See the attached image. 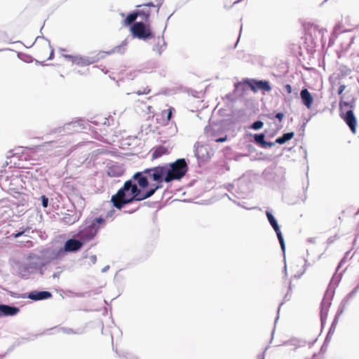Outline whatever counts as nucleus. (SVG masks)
<instances>
[{
  "label": "nucleus",
  "instance_id": "obj_6",
  "mask_svg": "<svg viewBox=\"0 0 359 359\" xmlns=\"http://www.w3.org/2000/svg\"><path fill=\"white\" fill-rule=\"evenodd\" d=\"M189 161L184 158H177L175 161L166 163L171 181L181 180L189 170Z\"/></svg>",
  "mask_w": 359,
  "mask_h": 359
},
{
  "label": "nucleus",
  "instance_id": "obj_64",
  "mask_svg": "<svg viewBox=\"0 0 359 359\" xmlns=\"http://www.w3.org/2000/svg\"><path fill=\"white\" fill-rule=\"evenodd\" d=\"M308 242L311 243H315V238H309L308 239Z\"/></svg>",
  "mask_w": 359,
  "mask_h": 359
},
{
  "label": "nucleus",
  "instance_id": "obj_34",
  "mask_svg": "<svg viewBox=\"0 0 359 359\" xmlns=\"http://www.w3.org/2000/svg\"><path fill=\"white\" fill-rule=\"evenodd\" d=\"M358 290L359 283L344 298V299L347 300V302L349 303L350 300H351L355 297Z\"/></svg>",
  "mask_w": 359,
  "mask_h": 359
},
{
  "label": "nucleus",
  "instance_id": "obj_2",
  "mask_svg": "<svg viewBox=\"0 0 359 359\" xmlns=\"http://www.w3.org/2000/svg\"><path fill=\"white\" fill-rule=\"evenodd\" d=\"M104 227V219L102 217H92L87 219L85 224L81 226L77 233V238H71L66 241L62 250L63 257L67 252H76L83 245L92 239L98 231Z\"/></svg>",
  "mask_w": 359,
  "mask_h": 359
},
{
  "label": "nucleus",
  "instance_id": "obj_42",
  "mask_svg": "<svg viewBox=\"0 0 359 359\" xmlns=\"http://www.w3.org/2000/svg\"><path fill=\"white\" fill-rule=\"evenodd\" d=\"M344 30L342 29V27H341V23H337L335 25V26L334 27V29H333V32L335 34H341L344 32Z\"/></svg>",
  "mask_w": 359,
  "mask_h": 359
},
{
  "label": "nucleus",
  "instance_id": "obj_19",
  "mask_svg": "<svg viewBox=\"0 0 359 359\" xmlns=\"http://www.w3.org/2000/svg\"><path fill=\"white\" fill-rule=\"evenodd\" d=\"M99 60V57L97 56L94 57H82L77 55L76 59L74 60V64L81 66H86L92 65Z\"/></svg>",
  "mask_w": 359,
  "mask_h": 359
},
{
  "label": "nucleus",
  "instance_id": "obj_28",
  "mask_svg": "<svg viewBox=\"0 0 359 359\" xmlns=\"http://www.w3.org/2000/svg\"><path fill=\"white\" fill-rule=\"evenodd\" d=\"M338 79H344L351 73V69L346 65H340L339 68Z\"/></svg>",
  "mask_w": 359,
  "mask_h": 359
},
{
  "label": "nucleus",
  "instance_id": "obj_63",
  "mask_svg": "<svg viewBox=\"0 0 359 359\" xmlns=\"http://www.w3.org/2000/svg\"><path fill=\"white\" fill-rule=\"evenodd\" d=\"M257 359H264V354L262 353V354H259L257 355Z\"/></svg>",
  "mask_w": 359,
  "mask_h": 359
},
{
  "label": "nucleus",
  "instance_id": "obj_14",
  "mask_svg": "<svg viewBox=\"0 0 359 359\" xmlns=\"http://www.w3.org/2000/svg\"><path fill=\"white\" fill-rule=\"evenodd\" d=\"M52 293L45 290H32L27 294V297L33 301H41L51 298Z\"/></svg>",
  "mask_w": 359,
  "mask_h": 359
},
{
  "label": "nucleus",
  "instance_id": "obj_8",
  "mask_svg": "<svg viewBox=\"0 0 359 359\" xmlns=\"http://www.w3.org/2000/svg\"><path fill=\"white\" fill-rule=\"evenodd\" d=\"M86 122L82 118L65 123L62 127H58L55 129V133H61L62 135L70 134L73 133H79L85 129Z\"/></svg>",
  "mask_w": 359,
  "mask_h": 359
},
{
  "label": "nucleus",
  "instance_id": "obj_4",
  "mask_svg": "<svg viewBox=\"0 0 359 359\" xmlns=\"http://www.w3.org/2000/svg\"><path fill=\"white\" fill-rule=\"evenodd\" d=\"M355 103L356 98L352 95H341L339 103V116L353 134L356 133L357 127V118L353 112Z\"/></svg>",
  "mask_w": 359,
  "mask_h": 359
},
{
  "label": "nucleus",
  "instance_id": "obj_27",
  "mask_svg": "<svg viewBox=\"0 0 359 359\" xmlns=\"http://www.w3.org/2000/svg\"><path fill=\"white\" fill-rule=\"evenodd\" d=\"M135 12V14L136 15L137 18L138 16L141 17L142 19L145 22H147L149 19V16H150V11L148 10V9H138Z\"/></svg>",
  "mask_w": 359,
  "mask_h": 359
},
{
  "label": "nucleus",
  "instance_id": "obj_15",
  "mask_svg": "<svg viewBox=\"0 0 359 359\" xmlns=\"http://www.w3.org/2000/svg\"><path fill=\"white\" fill-rule=\"evenodd\" d=\"M252 137L254 143L262 149L271 147L274 146L276 144H277V142H276V140L274 142L266 141L265 133H256L254 134Z\"/></svg>",
  "mask_w": 359,
  "mask_h": 359
},
{
  "label": "nucleus",
  "instance_id": "obj_26",
  "mask_svg": "<svg viewBox=\"0 0 359 359\" xmlns=\"http://www.w3.org/2000/svg\"><path fill=\"white\" fill-rule=\"evenodd\" d=\"M129 40V37L124 39L121 43L118 46H115L111 51L108 52V54H111L114 53H119L121 54H123L125 53V47L128 45Z\"/></svg>",
  "mask_w": 359,
  "mask_h": 359
},
{
  "label": "nucleus",
  "instance_id": "obj_46",
  "mask_svg": "<svg viewBox=\"0 0 359 359\" xmlns=\"http://www.w3.org/2000/svg\"><path fill=\"white\" fill-rule=\"evenodd\" d=\"M22 243H23L22 244L23 246H25L26 248H32L34 245L33 242L30 240L23 241H22Z\"/></svg>",
  "mask_w": 359,
  "mask_h": 359
},
{
  "label": "nucleus",
  "instance_id": "obj_57",
  "mask_svg": "<svg viewBox=\"0 0 359 359\" xmlns=\"http://www.w3.org/2000/svg\"><path fill=\"white\" fill-rule=\"evenodd\" d=\"M90 292H91V296L93 295V294H98L101 292L100 288H96L95 290H91Z\"/></svg>",
  "mask_w": 359,
  "mask_h": 359
},
{
  "label": "nucleus",
  "instance_id": "obj_23",
  "mask_svg": "<svg viewBox=\"0 0 359 359\" xmlns=\"http://www.w3.org/2000/svg\"><path fill=\"white\" fill-rule=\"evenodd\" d=\"M252 81L257 84V90H261L266 92H269L271 90L270 83L266 80H257Z\"/></svg>",
  "mask_w": 359,
  "mask_h": 359
},
{
  "label": "nucleus",
  "instance_id": "obj_31",
  "mask_svg": "<svg viewBox=\"0 0 359 359\" xmlns=\"http://www.w3.org/2000/svg\"><path fill=\"white\" fill-rule=\"evenodd\" d=\"M137 19V16L135 14V12H133V13H129L127 17L126 18V19L124 20V23H125V25L128 26V25H133L134 24Z\"/></svg>",
  "mask_w": 359,
  "mask_h": 359
},
{
  "label": "nucleus",
  "instance_id": "obj_10",
  "mask_svg": "<svg viewBox=\"0 0 359 359\" xmlns=\"http://www.w3.org/2000/svg\"><path fill=\"white\" fill-rule=\"evenodd\" d=\"M33 274L39 273L41 276L44 275L45 267L39 255L30 253L25 261Z\"/></svg>",
  "mask_w": 359,
  "mask_h": 359
},
{
  "label": "nucleus",
  "instance_id": "obj_43",
  "mask_svg": "<svg viewBox=\"0 0 359 359\" xmlns=\"http://www.w3.org/2000/svg\"><path fill=\"white\" fill-rule=\"evenodd\" d=\"M115 211L114 210H111L110 211L107 212L105 216L100 215L97 217H102L104 219V226L106 225V220L107 219L111 217L114 214Z\"/></svg>",
  "mask_w": 359,
  "mask_h": 359
},
{
  "label": "nucleus",
  "instance_id": "obj_49",
  "mask_svg": "<svg viewBox=\"0 0 359 359\" xmlns=\"http://www.w3.org/2000/svg\"><path fill=\"white\" fill-rule=\"evenodd\" d=\"M284 118V114L283 112H277L275 114V118L278 119L279 122H281Z\"/></svg>",
  "mask_w": 359,
  "mask_h": 359
},
{
  "label": "nucleus",
  "instance_id": "obj_18",
  "mask_svg": "<svg viewBox=\"0 0 359 359\" xmlns=\"http://www.w3.org/2000/svg\"><path fill=\"white\" fill-rule=\"evenodd\" d=\"M302 103L307 108L311 109L313 102V97L307 88H303L300 91Z\"/></svg>",
  "mask_w": 359,
  "mask_h": 359
},
{
  "label": "nucleus",
  "instance_id": "obj_55",
  "mask_svg": "<svg viewBox=\"0 0 359 359\" xmlns=\"http://www.w3.org/2000/svg\"><path fill=\"white\" fill-rule=\"evenodd\" d=\"M90 260L92 264H95L97 262V257L96 255H93L90 257Z\"/></svg>",
  "mask_w": 359,
  "mask_h": 359
},
{
  "label": "nucleus",
  "instance_id": "obj_45",
  "mask_svg": "<svg viewBox=\"0 0 359 359\" xmlns=\"http://www.w3.org/2000/svg\"><path fill=\"white\" fill-rule=\"evenodd\" d=\"M337 238H338L337 235L330 236L327 238V243L328 245H331V244L334 243L337 240Z\"/></svg>",
  "mask_w": 359,
  "mask_h": 359
},
{
  "label": "nucleus",
  "instance_id": "obj_1",
  "mask_svg": "<svg viewBox=\"0 0 359 359\" xmlns=\"http://www.w3.org/2000/svg\"><path fill=\"white\" fill-rule=\"evenodd\" d=\"M167 164L146 168L134 173L111 198L113 205L121 210L126 204L151 197L163 187V182H171Z\"/></svg>",
  "mask_w": 359,
  "mask_h": 359
},
{
  "label": "nucleus",
  "instance_id": "obj_21",
  "mask_svg": "<svg viewBox=\"0 0 359 359\" xmlns=\"http://www.w3.org/2000/svg\"><path fill=\"white\" fill-rule=\"evenodd\" d=\"M306 344V341L305 340L297 338H292L284 343L285 345L292 347L293 350L304 346Z\"/></svg>",
  "mask_w": 359,
  "mask_h": 359
},
{
  "label": "nucleus",
  "instance_id": "obj_29",
  "mask_svg": "<svg viewBox=\"0 0 359 359\" xmlns=\"http://www.w3.org/2000/svg\"><path fill=\"white\" fill-rule=\"evenodd\" d=\"M60 331L67 334H82L84 332L83 329L79 328L77 330H73L69 327H60Z\"/></svg>",
  "mask_w": 359,
  "mask_h": 359
},
{
  "label": "nucleus",
  "instance_id": "obj_12",
  "mask_svg": "<svg viewBox=\"0 0 359 359\" xmlns=\"http://www.w3.org/2000/svg\"><path fill=\"white\" fill-rule=\"evenodd\" d=\"M195 156L197 158L198 163H205L210 158V148L208 145L200 144L196 142L194 144Z\"/></svg>",
  "mask_w": 359,
  "mask_h": 359
},
{
  "label": "nucleus",
  "instance_id": "obj_35",
  "mask_svg": "<svg viewBox=\"0 0 359 359\" xmlns=\"http://www.w3.org/2000/svg\"><path fill=\"white\" fill-rule=\"evenodd\" d=\"M291 292H287V293L285 294L284 297H283V302H282L279 306H278V311H277V316L275 319V323H276V321L278 320V318H279V311H280V307L282 306V305L284 304L285 302H287L291 298Z\"/></svg>",
  "mask_w": 359,
  "mask_h": 359
},
{
  "label": "nucleus",
  "instance_id": "obj_3",
  "mask_svg": "<svg viewBox=\"0 0 359 359\" xmlns=\"http://www.w3.org/2000/svg\"><path fill=\"white\" fill-rule=\"evenodd\" d=\"M350 251H348L345 253L343 258L340 260L339 262L335 273L332 278V280L330 281V283L329 285L328 289L326 291V294L322 300V302L320 304V323L322 327H324L326 319L328 315L329 309L332 304V299L334 296V290L338 286L339 282L341 281V279L342 278V273H338L339 269L343 266V264L346 262L348 259V255H349Z\"/></svg>",
  "mask_w": 359,
  "mask_h": 359
},
{
  "label": "nucleus",
  "instance_id": "obj_20",
  "mask_svg": "<svg viewBox=\"0 0 359 359\" xmlns=\"http://www.w3.org/2000/svg\"><path fill=\"white\" fill-rule=\"evenodd\" d=\"M158 41L154 46L152 50L156 52L158 55H161L162 53L166 49L167 43L165 41L163 34L161 36L157 38Z\"/></svg>",
  "mask_w": 359,
  "mask_h": 359
},
{
  "label": "nucleus",
  "instance_id": "obj_9",
  "mask_svg": "<svg viewBox=\"0 0 359 359\" xmlns=\"http://www.w3.org/2000/svg\"><path fill=\"white\" fill-rule=\"evenodd\" d=\"M39 258L43 262L44 266L55 259H61L63 257L62 250L53 247L46 248L40 251Z\"/></svg>",
  "mask_w": 359,
  "mask_h": 359
},
{
  "label": "nucleus",
  "instance_id": "obj_32",
  "mask_svg": "<svg viewBox=\"0 0 359 359\" xmlns=\"http://www.w3.org/2000/svg\"><path fill=\"white\" fill-rule=\"evenodd\" d=\"M31 228L27 227L22 229L21 231H16L15 233H13L12 236L15 238H19L21 236H24L25 237L28 236V233L30 232Z\"/></svg>",
  "mask_w": 359,
  "mask_h": 359
},
{
  "label": "nucleus",
  "instance_id": "obj_41",
  "mask_svg": "<svg viewBox=\"0 0 359 359\" xmlns=\"http://www.w3.org/2000/svg\"><path fill=\"white\" fill-rule=\"evenodd\" d=\"M40 198H41V201L42 206L44 208H46L48 206V203H49L48 198L46 196H45V195H42Z\"/></svg>",
  "mask_w": 359,
  "mask_h": 359
},
{
  "label": "nucleus",
  "instance_id": "obj_61",
  "mask_svg": "<svg viewBox=\"0 0 359 359\" xmlns=\"http://www.w3.org/2000/svg\"><path fill=\"white\" fill-rule=\"evenodd\" d=\"M109 266L107 265L104 268L102 269L101 271H102V273H105L109 270Z\"/></svg>",
  "mask_w": 359,
  "mask_h": 359
},
{
  "label": "nucleus",
  "instance_id": "obj_38",
  "mask_svg": "<svg viewBox=\"0 0 359 359\" xmlns=\"http://www.w3.org/2000/svg\"><path fill=\"white\" fill-rule=\"evenodd\" d=\"M18 57L24 62H27V63H30V62H32L33 60H34V58L29 55H27V54H22V53H19L18 54Z\"/></svg>",
  "mask_w": 359,
  "mask_h": 359
},
{
  "label": "nucleus",
  "instance_id": "obj_47",
  "mask_svg": "<svg viewBox=\"0 0 359 359\" xmlns=\"http://www.w3.org/2000/svg\"><path fill=\"white\" fill-rule=\"evenodd\" d=\"M175 111V109L172 107H170L167 112V120L170 121L172 117V113Z\"/></svg>",
  "mask_w": 359,
  "mask_h": 359
},
{
  "label": "nucleus",
  "instance_id": "obj_62",
  "mask_svg": "<svg viewBox=\"0 0 359 359\" xmlns=\"http://www.w3.org/2000/svg\"><path fill=\"white\" fill-rule=\"evenodd\" d=\"M60 272H56V273H54L52 276L53 278H58L60 276Z\"/></svg>",
  "mask_w": 359,
  "mask_h": 359
},
{
  "label": "nucleus",
  "instance_id": "obj_59",
  "mask_svg": "<svg viewBox=\"0 0 359 359\" xmlns=\"http://www.w3.org/2000/svg\"><path fill=\"white\" fill-rule=\"evenodd\" d=\"M53 57H54V50H53V48H51L50 55H49L48 60H52V59H53Z\"/></svg>",
  "mask_w": 359,
  "mask_h": 359
},
{
  "label": "nucleus",
  "instance_id": "obj_50",
  "mask_svg": "<svg viewBox=\"0 0 359 359\" xmlns=\"http://www.w3.org/2000/svg\"><path fill=\"white\" fill-rule=\"evenodd\" d=\"M345 88H346V85L345 84H340L339 87V88L337 90V94L339 95H341L343 92H344V90H345Z\"/></svg>",
  "mask_w": 359,
  "mask_h": 359
},
{
  "label": "nucleus",
  "instance_id": "obj_17",
  "mask_svg": "<svg viewBox=\"0 0 359 359\" xmlns=\"http://www.w3.org/2000/svg\"><path fill=\"white\" fill-rule=\"evenodd\" d=\"M20 311V309L10 304H0V316H14Z\"/></svg>",
  "mask_w": 359,
  "mask_h": 359
},
{
  "label": "nucleus",
  "instance_id": "obj_24",
  "mask_svg": "<svg viewBox=\"0 0 359 359\" xmlns=\"http://www.w3.org/2000/svg\"><path fill=\"white\" fill-rule=\"evenodd\" d=\"M27 154H25L24 150L22 148H18L15 150H11L8 151L7 158L17 156L19 159H27Z\"/></svg>",
  "mask_w": 359,
  "mask_h": 359
},
{
  "label": "nucleus",
  "instance_id": "obj_60",
  "mask_svg": "<svg viewBox=\"0 0 359 359\" xmlns=\"http://www.w3.org/2000/svg\"><path fill=\"white\" fill-rule=\"evenodd\" d=\"M143 6H147V7H151V6L152 7H155V6H156V5H154V3L151 2V1L147 3V4H144Z\"/></svg>",
  "mask_w": 359,
  "mask_h": 359
},
{
  "label": "nucleus",
  "instance_id": "obj_56",
  "mask_svg": "<svg viewBox=\"0 0 359 359\" xmlns=\"http://www.w3.org/2000/svg\"><path fill=\"white\" fill-rule=\"evenodd\" d=\"M156 7H158V9H157V12H158L159 11V8L161 6V5L163 4L164 0H156Z\"/></svg>",
  "mask_w": 359,
  "mask_h": 359
},
{
  "label": "nucleus",
  "instance_id": "obj_52",
  "mask_svg": "<svg viewBox=\"0 0 359 359\" xmlns=\"http://www.w3.org/2000/svg\"><path fill=\"white\" fill-rule=\"evenodd\" d=\"M227 140V135L215 139L216 142H224Z\"/></svg>",
  "mask_w": 359,
  "mask_h": 359
},
{
  "label": "nucleus",
  "instance_id": "obj_44",
  "mask_svg": "<svg viewBox=\"0 0 359 359\" xmlns=\"http://www.w3.org/2000/svg\"><path fill=\"white\" fill-rule=\"evenodd\" d=\"M151 91V89L149 88V87H146L144 88L142 90H139L136 92V93L139 95H146V94H148Z\"/></svg>",
  "mask_w": 359,
  "mask_h": 359
},
{
  "label": "nucleus",
  "instance_id": "obj_36",
  "mask_svg": "<svg viewBox=\"0 0 359 359\" xmlns=\"http://www.w3.org/2000/svg\"><path fill=\"white\" fill-rule=\"evenodd\" d=\"M264 126L263 121L260 120H257L254 121L250 126L249 128L252 129L254 130H259L262 129Z\"/></svg>",
  "mask_w": 359,
  "mask_h": 359
},
{
  "label": "nucleus",
  "instance_id": "obj_33",
  "mask_svg": "<svg viewBox=\"0 0 359 359\" xmlns=\"http://www.w3.org/2000/svg\"><path fill=\"white\" fill-rule=\"evenodd\" d=\"M348 304L347 300H344V299L341 300L340 305L337 309V311L335 316L340 317V316L344 313L346 306Z\"/></svg>",
  "mask_w": 359,
  "mask_h": 359
},
{
  "label": "nucleus",
  "instance_id": "obj_11",
  "mask_svg": "<svg viewBox=\"0 0 359 359\" xmlns=\"http://www.w3.org/2000/svg\"><path fill=\"white\" fill-rule=\"evenodd\" d=\"M266 215L268 219L269 223L270 224L271 226L273 229L274 231L276 233L278 240L279 241L281 250L283 251V254H285V241L282 234V232L280 231V227L278 223L277 219L271 212V211L267 210H266Z\"/></svg>",
  "mask_w": 359,
  "mask_h": 359
},
{
  "label": "nucleus",
  "instance_id": "obj_22",
  "mask_svg": "<svg viewBox=\"0 0 359 359\" xmlns=\"http://www.w3.org/2000/svg\"><path fill=\"white\" fill-rule=\"evenodd\" d=\"M169 153L168 149L163 145H159L154 148L152 151V158L156 159L161 157L163 155Z\"/></svg>",
  "mask_w": 359,
  "mask_h": 359
},
{
  "label": "nucleus",
  "instance_id": "obj_30",
  "mask_svg": "<svg viewBox=\"0 0 359 359\" xmlns=\"http://www.w3.org/2000/svg\"><path fill=\"white\" fill-rule=\"evenodd\" d=\"M123 172V169L118 166L111 167L108 170V175L111 177H119Z\"/></svg>",
  "mask_w": 359,
  "mask_h": 359
},
{
  "label": "nucleus",
  "instance_id": "obj_51",
  "mask_svg": "<svg viewBox=\"0 0 359 359\" xmlns=\"http://www.w3.org/2000/svg\"><path fill=\"white\" fill-rule=\"evenodd\" d=\"M284 89L288 94H290L292 91V88L290 84H285L284 86Z\"/></svg>",
  "mask_w": 359,
  "mask_h": 359
},
{
  "label": "nucleus",
  "instance_id": "obj_37",
  "mask_svg": "<svg viewBox=\"0 0 359 359\" xmlns=\"http://www.w3.org/2000/svg\"><path fill=\"white\" fill-rule=\"evenodd\" d=\"M72 296L79 298H85V297H91V292H69Z\"/></svg>",
  "mask_w": 359,
  "mask_h": 359
},
{
  "label": "nucleus",
  "instance_id": "obj_40",
  "mask_svg": "<svg viewBox=\"0 0 359 359\" xmlns=\"http://www.w3.org/2000/svg\"><path fill=\"white\" fill-rule=\"evenodd\" d=\"M91 123H93L95 125H99L100 123L103 125H109V118H100V121L95 120L92 121Z\"/></svg>",
  "mask_w": 359,
  "mask_h": 359
},
{
  "label": "nucleus",
  "instance_id": "obj_13",
  "mask_svg": "<svg viewBox=\"0 0 359 359\" xmlns=\"http://www.w3.org/2000/svg\"><path fill=\"white\" fill-rule=\"evenodd\" d=\"M252 81H257L255 79H243V82H238L235 83V93H238L237 96H242L243 93L247 90L245 84H247L248 86L253 91L257 92V84L253 83Z\"/></svg>",
  "mask_w": 359,
  "mask_h": 359
},
{
  "label": "nucleus",
  "instance_id": "obj_58",
  "mask_svg": "<svg viewBox=\"0 0 359 359\" xmlns=\"http://www.w3.org/2000/svg\"><path fill=\"white\" fill-rule=\"evenodd\" d=\"M269 119L273 120L275 119V114L272 113H269L265 115Z\"/></svg>",
  "mask_w": 359,
  "mask_h": 359
},
{
  "label": "nucleus",
  "instance_id": "obj_48",
  "mask_svg": "<svg viewBox=\"0 0 359 359\" xmlns=\"http://www.w3.org/2000/svg\"><path fill=\"white\" fill-rule=\"evenodd\" d=\"M63 57H65L66 59L72 61V62L74 64V60L76 59L77 55L74 56L72 55L65 54V55H63Z\"/></svg>",
  "mask_w": 359,
  "mask_h": 359
},
{
  "label": "nucleus",
  "instance_id": "obj_7",
  "mask_svg": "<svg viewBox=\"0 0 359 359\" xmlns=\"http://www.w3.org/2000/svg\"><path fill=\"white\" fill-rule=\"evenodd\" d=\"M130 30L132 34L130 39L137 38L146 41L154 37V33L151 31L150 25L147 22H135L130 26Z\"/></svg>",
  "mask_w": 359,
  "mask_h": 359
},
{
  "label": "nucleus",
  "instance_id": "obj_39",
  "mask_svg": "<svg viewBox=\"0 0 359 359\" xmlns=\"http://www.w3.org/2000/svg\"><path fill=\"white\" fill-rule=\"evenodd\" d=\"M62 221L65 224H72L75 222L76 219L72 215L68 214L63 217Z\"/></svg>",
  "mask_w": 359,
  "mask_h": 359
},
{
  "label": "nucleus",
  "instance_id": "obj_16",
  "mask_svg": "<svg viewBox=\"0 0 359 359\" xmlns=\"http://www.w3.org/2000/svg\"><path fill=\"white\" fill-rule=\"evenodd\" d=\"M17 273L23 279H28L33 274L26 262H17L15 263Z\"/></svg>",
  "mask_w": 359,
  "mask_h": 359
},
{
  "label": "nucleus",
  "instance_id": "obj_54",
  "mask_svg": "<svg viewBox=\"0 0 359 359\" xmlns=\"http://www.w3.org/2000/svg\"><path fill=\"white\" fill-rule=\"evenodd\" d=\"M336 327L330 326L329 331L327 332L328 336H332L334 331H335Z\"/></svg>",
  "mask_w": 359,
  "mask_h": 359
},
{
  "label": "nucleus",
  "instance_id": "obj_53",
  "mask_svg": "<svg viewBox=\"0 0 359 359\" xmlns=\"http://www.w3.org/2000/svg\"><path fill=\"white\" fill-rule=\"evenodd\" d=\"M339 317L335 316L334 319H333V321H332V323L331 324V326L337 327V325L338 321H339Z\"/></svg>",
  "mask_w": 359,
  "mask_h": 359
},
{
  "label": "nucleus",
  "instance_id": "obj_25",
  "mask_svg": "<svg viewBox=\"0 0 359 359\" xmlns=\"http://www.w3.org/2000/svg\"><path fill=\"white\" fill-rule=\"evenodd\" d=\"M294 135V132H288L283 134L281 136L276 139V142L279 144H283L287 141L292 140Z\"/></svg>",
  "mask_w": 359,
  "mask_h": 359
},
{
  "label": "nucleus",
  "instance_id": "obj_5",
  "mask_svg": "<svg viewBox=\"0 0 359 359\" xmlns=\"http://www.w3.org/2000/svg\"><path fill=\"white\" fill-rule=\"evenodd\" d=\"M263 183L273 189L285 187V171L281 168H267L262 172Z\"/></svg>",
  "mask_w": 359,
  "mask_h": 359
}]
</instances>
